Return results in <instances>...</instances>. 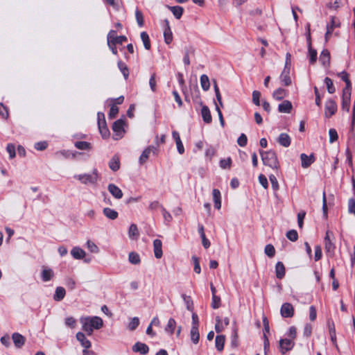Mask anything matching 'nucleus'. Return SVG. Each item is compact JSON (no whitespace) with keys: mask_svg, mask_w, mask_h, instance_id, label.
Segmentation results:
<instances>
[{"mask_svg":"<svg viewBox=\"0 0 355 355\" xmlns=\"http://www.w3.org/2000/svg\"><path fill=\"white\" fill-rule=\"evenodd\" d=\"M82 329L88 336H91L94 329H99L103 326V320L98 316L85 317L80 319Z\"/></svg>","mask_w":355,"mask_h":355,"instance_id":"nucleus-1","label":"nucleus"},{"mask_svg":"<svg viewBox=\"0 0 355 355\" xmlns=\"http://www.w3.org/2000/svg\"><path fill=\"white\" fill-rule=\"evenodd\" d=\"M259 153L264 165L270 167L272 169L278 170L279 164L276 153L272 150L263 151L260 150Z\"/></svg>","mask_w":355,"mask_h":355,"instance_id":"nucleus-2","label":"nucleus"},{"mask_svg":"<svg viewBox=\"0 0 355 355\" xmlns=\"http://www.w3.org/2000/svg\"><path fill=\"white\" fill-rule=\"evenodd\" d=\"M74 178L80 180L83 184H95L98 180V174L97 170L94 169L92 174L76 175Z\"/></svg>","mask_w":355,"mask_h":355,"instance_id":"nucleus-3","label":"nucleus"},{"mask_svg":"<svg viewBox=\"0 0 355 355\" xmlns=\"http://www.w3.org/2000/svg\"><path fill=\"white\" fill-rule=\"evenodd\" d=\"M97 118H98V126L100 133L101 134V135L103 138L108 137L110 135V131L107 126L104 114L102 112H98Z\"/></svg>","mask_w":355,"mask_h":355,"instance_id":"nucleus-4","label":"nucleus"},{"mask_svg":"<svg viewBox=\"0 0 355 355\" xmlns=\"http://www.w3.org/2000/svg\"><path fill=\"white\" fill-rule=\"evenodd\" d=\"M291 55L289 53L286 54V64L284 67V69L280 76V79L282 83V84L285 86H289L291 84V79L290 77V67L289 65V59H290Z\"/></svg>","mask_w":355,"mask_h":355,"instance_id":"nucleus-5","label":"nucleus"},{"mask_svg":"<svg viewBox=\"0 0 355 355\" xmlns=\"http://www.w3.org/2000/svg\"><path fill=\"white\" fill-rule=\"evenodd\" d=\"M124 121L122 119L116 121L112 125V130L114 132L113 138L116 140L122 137L123 130Z\"/></svg>","mask_w":355,"mask_h":355,"instance_id":"nucleus-6","label":"nucleus"},{"mask_svg":"<svg viewBox=\"0 0 355 355\" xmlns=\"http://www.w3.org/2000/svg\"><path fill=\"white\" fill-rule=\"evenodd\" d=\"M127 41L124 35L117 36L115 31L111 30L107 34V43L122 44Z\"/></svg>","mask_w":355,"mask_h":355,"instance_id":"nucleus-7","label":"nucleus"},{"mask_svg":"<svg viewBox=\"0 0 355 355\" xmlns=\"http://www.w3.org/2000/svg\"><path fill=\"white\" fill-rule=\"evenodd\" d=\"M281 315L283 318H291L294 315V309L291 304L284 303L280 309Z\"/></svg>","mask_w":355,"mask_h":355,"instance_id":"nucleus-8","label":"nucleus"},{"mask_svg":"<svg viewBox=\"0 0 355 355\" xmlns=\"http://www.w3.org/2000/svg\"><path fill=\"white\" fill-rule=\"evenodd\" d=\"M337 111V105L334 101L330 99L325 105L324 114L327 117H331Z\"/></svg>","mask_w":355,"mask_h":355,"instance_id":"nucleus-9","label":"nucleus"},{"mask_svg":"<svg viewBox=\"0 0 355 355\" xmlns=\"http://www.w3.org/2000/svg\"><path fill=\"white\" fill-rule=\"evenodd\" d=\"M350 90L347 91V89H344L342 99V109L347 112H349L350 108Z\"/></svg>","mask_w":355,"mask_h":355,"instance_id":"nucleus-10","label":"nucleus"},{"mask_svg":"<svg viewBox=\"0 0 355 355\" xmlns=\"http://www.w3.org/2000/svg\"><path fill=\"white\" fill-rule=\"evenodd\" d=\"M294 345L295 343L292 339L285 338L279 340V346L283 354L291 350Z\"/></svg>","mask_w":355,"mask_h":355,"instance_id":"nucleus-11","label":"nucleus"},{"mask_svg":"<svg viewBox=\"0 0 355 355\" xmlns=\"http://www.w3.org/2000/svg\"><path fill=\"white\" fill-rule=\"evenodd\" d=\"M156 151H157V148L154 146H148V148H146L142 152V153L139 157L140 164H144L148 160L151 152L155 153Z\"/></svg>","mask_w":355,"mask_h":355,"instance_id":"nucleus-12","label":"nucleus"},{"mask_svg":"<svg viewBox=\"0 0 355 355\" xmlns=\"http://www.w3.org/2000/svg\"><path fill=\"white\" fill-rule=\"evenodd\" d=\"M132 351L144 355L148 352L149 348L145 343L137 342L132 347Z\"/></svg>","mask_w":355,"mask_h":355,"instance_id":"nucleus-13","label":"nucleus"},{"mask_svg":"<svg viewBox=\"0 0 355 355\" xmlns=\"http://www.w3.org/2000/svg\"><path fill=\"white\" fill-rule=\"evenodd\" d=\"M300 159L302 162V166L303 168H308L315 161V157L313 155H310L309 156H308L305 153L301 154Z\"/></svg>","mask_w":355,"mask_h":355,"instance_id":"nucleus-14","label":"nucleus"},{"mask_svg":"<svg viewBox=\"0 0 355 355\" xmlns=\"http://www.w3.org/2000/svg\"><path fill=\"white\" fill-rule=\"evenodd\" d=\"M153 250H154V254L155 257L157 259H160L162 255V243L161 240L159 239H155L153 241Z\"/></svg>","mask_w":355,"mask_h":355,"instance_id":"nucleus-15","label":"nucleus"},{"mask_svg":"<svg viewBox=\"0 0 355 355\" xmlns=\"http://www.w3.org/2000/svg\"><path fill=\"white\" fill-rule=\"evenodd\" d=\"M109 192L116 199H121L123 197V192L117 186L114 184H110L107 187Z\"/></svg>","mask_w":355,"mask_h":355,"instance_id":"nucleus-16","label":"nucleus"},{"mask_svg":"<svg viewBox=\"0 0 355 355\" xmlns=\"http://www.w3.org/2000/svg\"><path fill=\"white\" fill-rule=\"evenodd\" d=\"M76 337V339L80 343L82 347L85 349H89L91 347V342L86 338L85 334L83 332H78Z\"/></svg>","mask_w":355,"mask_h":355,"instance_id":"nucleus-17","label":"nucleus"},{"mask_svg":"<svg viewBox=\"0 0 355 355\" xmlns=\"http://www.w3.org/2000/svg\"><path fill=\"white\" fill-rule=\"evenodd\" d=\"M166 27L164 31V41L166 44H170L173 40V35L169 26V22L167 19L164 20Z\"/></svg>","mask_w":355,"mask_h":355,"instance_id":"nucleus-18","label":"nucleus"},{"mask_svg":"<svg viewBox=\"0 0 355 355\" xmlns=\"http://www.w3.org/2000/svg\"><path fill=\"white\" fill-rule=\"evenodd\" d=\"M12 338L15 347L17 348H21L25 343V338L19 333H14Z\"/></svg>","mask_w":355,"mask_h":355,"instance_id":"nucleus-19","label":"nucleus"},{"mask_svg":"<svg viewBox=\"0 0 355 355\" xmlns=\"http://www.w3.org/2000/svg\"><path fill=\"white\" fill-rule=\"evenodd\" d=\"M292 108V103L289 101L285 100L279 105L278 111L282 113H290Z\"/></svg>","mask_w":355,"mask_h":355,"instance_id":"nucleus-20","label":"nucleus"},{"mask_svg":"<svg viewBox=\"0 0 355 355\" xmlns=\"http://www.w3.org/2000/svg\"><path fill=\"white\" fill-rule=\"evenodd\" d=\"M201 115L204 122L210 123L212 121L211 115L209 107L207 105H202L201 109Z\"/></svg>","mask_w":355,"mask_h":355,"instance_id":"nucleus-21","label":"nucleus"},{"mask_svg":"<svg viewBox=\"0 0 355 355\" xmlns=\"http://www.w3.org/2000/svg\"><path fill=\"white\" fill-rule=\"evenodd\" d=\"M42 279L44 282L50 281L54 276V272L52 269L46 267H43V270L41 273Z\"/></svg>","mask_w":355,"mask_h":355,"instance_id":"nucleus-22","label":"nucleus"},{"mask_svg":"<svg viewBox=\"0 0 355 355\" xmlns=\"http://www.w3.org/2000/svg\"><path fill=\"white\" fill-rule=\"evenodd\" d=\"M71 256L76 259H82L85 257V252L79 247H74L71 250Z\"/></svg>","mask_w":355,"mask_h":355,"instance_id":"nucleus-23","label":"nucleus"},{"mask_svg":"<svg viewBox=\"0 0 355 355\" xmlns=\"http://www.w3.org/2000/svg\"><path fill=\"white\" fill-rule=\"evenodd\" d=\"M277 141L281 146L284 147H288L291 144V139L286 133H282L279 135Z\"/></svg>","mask_w":355,"mask_h":355,"instance_id":"nucleus-24","label":"nucleus"},{"mask_svg":"<svg viewBox=\"0 0 355 355\" xmlns=\"http://www.w3.org/2000/svg\"><path fill=\"white\" fill-rule=\"evenodd\" d=\"M214 207L219 209L221 207V196L218 189H214L212 191Z\"/></svg>","mask_w":355,"mask_h":355,"instance_id":"nucleus-25","label":"nucleus"},{"mask_svg":"<svg viewBox=\"0 0 355 355\" xmlns=\"http://www.w3.org/2000/svg\"><path fill=\"white\" fill-rule=\"evenodd\" d=\"M275 273L277 279H282L285 276V267L282 262L278 261L275 266Z\"/></svg>","mask_w":355,"mask_h":355,"instance_id":"nucleus-26","label":"nucleus"},{"mask_svg":"<svg viewBox=\"0 0 355 355\" xmlns=\"http://www.w3.org/2000/svg\"><path fill=\"white\" fill-rule=\"evenodd\" d=\"M139 236L137 226L135 224L130 225L128 230V236L130 239L137 240Z\"/></svg>","mask_w":355,"mask_h":355,"instance_id":"nucleus-27","label":"nucleus"},{"mask_svg":"<svg viewBox=\"0 0 355 355\" xmlns=\"http://www.w3.org/2000/svg\"><path fill=\"white\" fill-rule=\"evenodd\" d=\"M65 295V289L62 286H58L55 289V294L53 295V300L58 302L60 301L64 297Z\"/></svg>","mask_w":355,"mask_h":355,"instance_id":"nucleus-28","label":"nucleus"},{"mask_svg":"<svg viewBox=\"0 0 355 355\" xmlns=\"http://www.w3.org/2000/svg\"><path fill=\"white\" fill-rule=\"evenodd\" d=\"M109 167L113 171H116L120 168V161L117 156H114L109 162Z\"/></svg>","mask_w":355,"mask_h":355,"instance_id":"nucleus-29","label":"nucleus"},{"mask_svg":"<svg viewBox=\"0 0 355 355\" xmlns=\"http://www.w3.org/2000/svg\"><path fill=\"white\" fill-rule=\"evenodd\" d=\"M225 337L223 335L216 336L215 339L216 347L218 351H222L224 348Z\"/></svg>","mask_w":355,"mask_h":355,"instance_id":"nucleus-30","label":"nucleus"},{"mask_svg":"<svg viewBox=\"0 0 355 355\" xmlns=\"http://www.w3.org/2000/svg\"><path fill=\"white\" fill-rule=\"evenodd\" d=\"M307 40H308L309 47L310 62L314 63L317 59V52L315 50H313L311 48V34H310V33H308Z\"/></svg>","mask_w":355,"mask_h":355,"instance_id":"nucleus-31","label":"nucleus"},{"mask_svg":"<svg viewBox=\"0 0 355 355\" xmlns=\"http://www.w3.org/2000/svg\"><path fill=\"white\" fill-rule=\"evenodd\" d=\"M103 212L107 218L111 220H114L118 217L117 211L108 207L104 208Z\"/></svg>","mask_w":355,"mask_h":355,"instance_id":"nucleus-32","label":"nucleus"},{"mask_svg":"<svg viewBox=\"0 0 355 355\" xmlns=\"http://www.w3.org/2000/svg\"><path fill=\"white\" fill-rule=\"evenodd\" d=\"M168 8L177 19L181 18V17L183 14V11H184V9L182 7L176 6H168Z\"/></svg>","mask_w":355,"mask_h":355,"instance_id":"nucleus-33","label":"nucleus"},{"mask_svg":"<svg viewBox=\"0 0 355 355\" xmlns=\"http://www.w3.org/2000/svg\"><path fill=\"white\" fill-rule=\"evenodd\" d=\"M191 339L194 344H197L200 339V334L198 331V327H191Z\"/></svg>","mask_w":355,"mask_h":355,"instance_id":"nucleus-34","label":"nucleus"},{"mask_svg":"<svg viewBox=\"0 0 355 355\" xmlns=\"http://www.w3.org/2000/svg\"><path fill=\"white\" fill-rule=\"evenodd\" d=\"M286 94L287 92L285 89L282 88H278L273 92L272 96L275 99L280 101L283 99L286 96Z\"/></svg>","mask_w":355,"mask_h":355,"instance_id":"nucleus-35","label":"nucleus"},{"mask_svg":"<svg viewBox=\"0 0 355 355\" xmlns=\"http://www.w3.org/2000/svg\"><path fill=\"white\" fill-rule=\"evenodd\" d=\"M320 61L322 63L323 65L329 63L330 61V53L328 50L324 49L322 51L320 55Z\"/></svg>","mask_w":355,"mask_h":355,"instance_id":"nucleus-36","label":"nucleus"},{"mask_svg":"<svg viewBox=\"0 0 355 355\" xmlns=\"http://www.w3.org/2000/svg\"><path fill=\"white\" fill-rule=\"evenodd\" d=\"M200 85L204 91L209 90L210 87V82L207 75L203 74L200 76Z\"/></svg>","mask_w":355,"mask_h":355,"instance_id":"nucleus-37","label":"nucleus"},{"mask_svg":"<svg viewBox=\"0 0 355 355\" xmlns=\"http://www.w3.org/2000/svg\"><path fill=\"white\" fill-rule=\"evenodd\" d=\"M141 39L143 42V44H144V48L146 49V50H150V38H149V36L147 34L146 32H142L141 33Z\"/></svg>","mask_w":355,"mask_h":355,"instance_id":"nucleus-38","label":"nucleus"},{"mask_svg":"<svg viewBox=\"0 0 355 355\" xmlns=\"http://www.w3.org/2000/svg\"><path fill=\"white\" fill-rule=\"evenodd\" d=\"M74 146L80 150H89L92 148V145L87 141H76Z\"/></svg>","mask_w":355,"mask_h":355,"instance_id":"nucleus-39","label":"nucleus"},{"mask_svg":"<svg viewBox=\"0 0 355 355\" xmlns=\"http://www.w3.org/2000/svg\"><path fill=\"white\" fill-rule=\"evenodd\" d=\"M118 67H119V70L123 73L124 78L125 80H127L128 78V76H129V69H128L127 65L122 61H119Z\"/></svg>","mask_w":355,"mask_h":355,"instance_id":"nucleus-40","label":"nucleus"},{"mask_svg":"<svg viewBox=\"0 0 355 355\" xmlns=\"http://www.w3.org/2000/svg\"><path fill=\"white\" fill-rule=\"evenodd\" d=\"M176 325V322L173 318H170L168 321V323L165 327V331L170 334H173L175 330V327Z\"/></svg>","mask_w":355,"mask_h":355,"instance_id":"nucleus-41","label":"nucleus"},{"mask_svg":"<svg viewBox=\"0 0 355 355\" xmlns=\"http://www.w3.org/2000/svg\"><path fill=\"white\" fill-rule=\"evenodd\" d=\"M128 260L132 264H139L141 262L139 255L135 252H132L129 254Z\"/></svg>","mask_w":355,"mask_h":355,"instance_id":"nucleus-42","label":"nucleus"},{"mask_svg":"<svg viewBox=\"0 0 355 355\" xmlns=\"http://www.w3.org/2000/svg\"><path fill=\"white\" fill-rule=\"evenodd\" d=\"M338 76L345 82L346 83V87L345 89H347V91L350 90V81L349 80L348 74L345 71H342L340 73H338Z\"/></svg>","mask_w":355,"mask_h":355,"instance_id":"nucleus-43","label":"nucleus"},{"mask_svg":"<svg viewBox=\"0 0 355 355\" xmlns=\"http://www.w3.org/2000/svg\"><path fill=\"white\" fill-rule=\"evenodd\" d=\"M324 83L327 85L328 92L329 94H334L336 92V89H335V87L333 84V81L331 80V79L328 77H326L324 78Z\"/></svg>","mask_w":355,"mask_h":355,"instance_id":"nucleus-44","label":"nucleus"},{"mask_svg":"<svg viewBox=\"0 0 355 355\" xmlns=\"http://www.w3.org/2000/svg\"><path fill=\"white\" fill-rule=\"evenodd\" d=\"M264 252L270 258L273 257L275 254V249L271 244H268L266 245Z\"/></svg>","mask_w":355,"mask_h":355,"instance_id":"nucleus-45","label":"nucleus"},{"mask_svg":"<svg viewBox=\"0 0 355 355\" xmlns=\"http://www.w3.org/2000/svg\"><path fill=\"white\" fill-rule=\"evenodd\" d=\"M135 17H136L138 25L140 27H142L144 24V16H143L142 12L138 9H137L135 10Z\"/></svg>","mask_w":355,"mask_h":355,"instance_id":"nucleus-46","label":"nucleus"},{"mask_svg":"<svg viewBox=\"0 0 355 355\" xmlns=\"http://www.w3.org/2000/svg\"><path fill=\"white\" fill-rule=\"evenodd\" d=\"M87 247L92 253H98L99 252L98 247L92 241H87Z\"/></svg>","mask_w":355,"mask_h":355,"instance_id":"nucleus-47","label":"nucleus"},{"mask_svg":"<svg viewBox=\"0 0 355 355\" xmlns=\"http://www.w3.org/2000/svg\"><path fill=\"white\" fill-rule=\"evenodd\" d=\"M324 248H325L326 252L327 253H329L330 255H332L334 254L335 245L331 242V241L324 242Z\"/></svg>","mask_w":355,"mask_h":355,"instance_id":"nucleus-48","label":"nucleus"},{"mask_svg":"<svg viewBox=\"0 0 355 355\" xmlns=\"http://www.w3.org/2000/svg\"><path fill=\"white\" fill-rule=\"evenodd\" d=\"M139 324V319L137 317H134L128 324V329L130 331L135 330Z\"/></svg>","mask_w":355,"mask_h":355,"instance_id":"nucleus-49","label":"nucleus"},{"mask_svg":"<svg viewBox=\"0 0 355 355\" xmlns=\"http://www.w3.org/2000/svg\"><path fill=\"white\" fill-rule=\"evenodd\" d=\"M286 237L291 241H296L298 239L297 231L292 230L286 233Z\"/></svg>","mask_w":355,"mask_h":355,"instance_id":"nucleus-50","label":"nucleus"},{"mask_svg":"<svg viewBox=\"0 0 355 355\" xmlns=\"http://www.w3.org/2000/svg\"><path fill=\"white\" fill-rule=\"evenodd\" d=\"M329 142L334 143V141H337L338 136L337 131L334 128H331L329 130Z\"/></svg>","mask_w":355,"mask_h":355,"instance_id":"nucleus-51","label":"nucleus"},{"mask_svg":"<svg viewBox=\"0 0 355 355\" xmlns=\"http://www.w3.org/2000/svg\"><path fill=\"white\" fill-rule=\"evenodd\" d=\"M64 323H65L66 326H67L71 329H73L76 327V320L73 317L70 316V317L66 318Z\"/></svg>","mask_w":355,"mask_h":355,"instance_id":"nucleus-52","label":"nucleus"},{"mask_svg":"<svg viewBox=\"0 0 355 355\" xmlns=\"http://www.w3.org/2000/svg\"><path fill=\"white\" fill-rule=\"evenodd\" d=\"M6 150L9 153V156L10 159H12L15 157V146L12 144H8L6 147Z\"/></svg>","mask_w":355,"mask_h":355,"instance_id":"nucleus-53","label":"nucleus"},{"mask_svg":"<svg viewBox=\"0 0 355 355\" xmlns=\"http://www.w3.org/2000/svg\"><path fill=\"white\" fill-rule=\"evenodd\" d=\"M191 259H192V261H193V264H194V271L197 274H200V272H201V268H200V266L199 259L198 257H196V256H193Z\"/></svg>","mask_w":355,"mask_h":355,"instance_id":"nucleus-54","label":"nucleus"},{"mask_svg":"<svg viewBox=\"0 0 355 355\" xmlns=\"http://www.w3.org/2000/svg\"><path fill=\"white\" fill-rule=\"evenodd\" d=\"M261 93L259 91L254 90L252 92V102L257 106L260 105Z\"/></svg>","mask_w":355,"mask_h":355,"instance_id":"nucleus-55","label":"nucleus"},{"mask_svg":"<svg viewBox=\"0 0 355 355\" xmlns=\"http://www.w3.org/2000/svg\"><path fill=\"white\" fill-rule=\"evenodd\" d=\"M216 325H215V330H216V331L217 333H220L224 329V326L223 324V322H222L220 318L218 317V316L216 318Z\"/></svg>","mask_w":355,"mask_h":355,"instance_id":"nucleus-56","label":"nucleus"},{"mask_svg":"<svg viewBox=\"0 0 355 355\" xmlns=\"http://www.w3.org/2000/svg\"><path fill=\"white\" fill-rule=\"evenodd\" d=\"M220 306V298L217 295L212 296L211 307L214 309L219 308Z\"/></svg>","mask_w":355,"mask_h":355,"instance_id":"nucleus-57","label":"nucleus"},{"mask_svg":"<svg viewBox=\"0 0 355 355\" xmlns=\"http://www.w3.org/2000/svg\"><path fill=\"white\" fill-rule=\"evenodd\" d=\"M247 141H248V138H247L246 135L243 133H242L237 139L238 144L241 147L245 146L247 144Z\"/></svg>","mask_w":355,"mask_h":355,"instance_id":"nucleus-58","label":"nucleus"},{"mask_svg":"<svg viewBox=\"0 0 355 355\" xmlns=\"http://www.w3.org/2000/svg\"><path fill=\"white\" fill-rule=\"evenodd\" d=\"M232 164L231 158L223 159L220 161V166L222 168H230Z\"/></svg>","mask_w":355,"mask_h":355,"instance_id":"nucleus-59","label":"nucleus"},{"mask_svg":"<svg viewBox=\"0 0 355 355\" xmlns=\"http://www.w3.org/2000/svg\"><path fill=\"white\" fill-rule=\"evenodd\" d=\"M270 181L271 182L272 187L274 190L277 191L279 189V184L277 178L274 175L269 176Z\"/></svg>","mask_w":355,"mask_h":355,"instance_id":"nucleus-60","label":"nucleus"},{"mask_svg":"<svg viewBox=\"0 0 355 355\" xmlns=\"http://www.w3.org/2000/svg\"><path fill=\"white\" fill-rule=\"evenodd\" d=\"M162 212L163 217L164 218V220L167 223H170L172 221L173 218L171 214L166 211V209L164 207H162Z\"/></svg>","mask_w":355,"mask_h":355,"instance_id":"nucleus-61","label":"nucleus"},{"mask_svg":"<svg viewBox=\"0 0 355 355\" xmlns=\"http://www.w3.org/2000/svg\"><path fill=\"white\" fill-rule=\"evenodd\" d=\"M119 112V108L116 105H112L110 107V112H109V116L111 119H114L116 117Z\"/></svg>","mask_w":355,"mask_h":355,"instance_id":"nucleus-62","label":"nucleus"},{"mask_svg":"<svg viewBox=\"0 0 355 355\" xmlns=\"http://www.w3.org/2000/svg\"><path fill=\"white\" fill-rule=\"evenodd\" d=\"M259 183L262 185V187L264 189H267L268 188V180H267L266 177L264 175L260 174L259 175Z\"/></svg>","mask_w":355,"mask_h":355,"instance_id":"nucleus-63","label":"nucleus"},{"mask_svg":"<svg viewBox=\"0 0 355 355\" xmlns=\"http://www.w3.org/2000/svg\"><path fill=\"white\" fill-rule=\"evenodd\" d=\"M349 212L353 213L355 215V200L353 198H350L348 201Z\"/></svg>","mask_w":355,"mask_h":355,"instance_id":"nucleus-64","label":"nucleus"}]
</instances>
